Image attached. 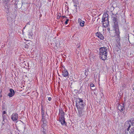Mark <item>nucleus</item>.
Returning a JSON list of instances; mask_svg holds the SVG:
<instances>
[{"label": "nucleus", "mask_w": 134, "mask_h": 134, "mask_svg": "<svg viewBox=\"0 0 134 134\" xmlns=\"http://www.w3.org/2000/svg\"><path fill=\"white\" fill-rule=\"evenodd\" d=\"M96 36L98 38L101 40H103L104 39V37L103 35L99 32H97L96 33Z\"/></svg>", "instance_id": "obj_14"}, {"label": "nucleus", "mask_w": 134, "mask_h": 134, "mask_svg": "<svg viewBox=\"0 0 134 134\" xmlns=\"http://www.w3.org/2000/svg\"><path fill=\"white\" fill-rule=\"evenodd\" d=\"M116 43H114L113 44V47L114 50V51H115L116 52L117 51V41L116 39Z\"/></svg>", "instance_id": "obj_15"}, {"label": "nucleus", "mask_w": 134, "mask_h": 134, "mask_svg": "<svg viewBox=\"0 0 134 134\" xmlns=\"http://www.w3.org/2000/svg\"><path fill=\"white\" fill-rule=\"evenodd\" d=\"M118 40L119 41V43L118 42V49H120L121 47V43L122 42V38L121 39L120 36L118 34Z\"/></svg>", "instance_id": "obj_8"}, {"label": "nucleus", "mask_w": 134, "mask_h": 134, "mask_svg": "<svg viewBox=\"0 0 134 134\" xmlns=\"http://www.w3.org/2000/svg\"><path fill=\"white\" fill-rule=\"evenodd\" d=\"M90 86L91 87H93L94 86V85L93 83H91L90 85Z\"/></svg>", "instance_id": "obj_29"}, {"label": "nucleus", "mask_w": 134, "mask_h": 134, "mask_svg": "<svg viewBox=\"0 0 134 134\" xmlns=\"http://www.w3.org/2000/svg\"><path fill=\"white\" fill-rule=\"evenodd\" d=\"M10 0H3V3H8Z\"/></svg>", "instance_id": "obj_19"}, {"label": "nucleus", "mask_w": 134, "mask_h": 134, "mask_svg": "<svg viewBox=\"0 0 134 134\" xmlns=\"http://www.w3.org/2000/svg\"><path fill=\"white\" fill-rule=\"evenodd\" d=\"M78 22L80 23V25L81 27H83L84 26L85 22L82 21L81 19L79 18L78 20Z\"/></svg>", "instance_id": "obj_12"}, {"label": "nucleus", "mask_w": 134, "mask_h": 134, "mask_svg": "<svg viewBox=\"0 0 134 134\" xmlns=\"http://www.w3.org/2000/svg\"><path fill=\"white\" fill-rule=\"evenodd\" d=\"M59 121L60 122L62 125H66V123L65 121L64 117H60L59 119Z\"/></svg>", "instance_id": "obj_11"}, {"label": "nucleus", "mask_w": 134, "mask_h": 134, "mask_svg": "<svg viewBox=\"0 0 134 134\" xmlns=\"http://www.w3.org/2000/svg\"><path fill=\"white\" fill-rule=\"evenodd\" d=\"M3 4L4 7V11L8 14L9 13V10L10 8V4L9 3H3Z\"/></svg>", "instance_id": "obj_5"}, {"label": "nucleus", "mask_w": 134, "mask_h": 134, "mask_svg": "<svg viewBox=\"0 0 134 134\" xmlns=\"http://www.w3.org/2000/svg\"><path fill=\"white\" fill-rule=\"evenodd\" d=\"M18 118V115L16 113H13L11 115V119L14 121H17Z\"/></svg>", "instance_id": "obj_6"}, {"label": "nucleus", "mask_w": 134, "mask_h": 134, "mask_svg": "<svg viewBox=\"0 0 134 134\" xmlns=\"http://www.w3.org/2000/svg\"><path fill=\"white\" fill-rule=\"evenodd\" d=\"M2 117L3 121H4L6 119V116L4 115H2Z\"/></svg>", "instance_id": "obj_24"}, {"label": "nucleus", "mask_w": 134, "mask_h": 134, "mask_svg": "<svg viewBox=\"0 0 134 134\" xmlns=\"http://www.w3.org/2000/svg\"><path fill=\"white\" fill-rule=\"evenodd\" d=\"M76 106L78 111V114L80 117L85 114L84 108L86 106L85 102L82 99L77 98L76 99Z\"/></svg>", "instance_id": "obj_1"}, {"label": "nucleus", "mask_w": 134, "mask_h": 134, "mask_svg": "<svg viewBox=\"0 0 134 134\" xmlns=\"http://www.w3.org/2000/svg\"><path fill=\"white\" fill-rule=\"evenodd\" d=\"M15 92L14 91L12 88L9 89V92L8 94V96L10 98L12 97L14 95Z\"/></svg>", "instance_id": "obj_7"}, {"label": "nucleus", "mask_w": 134, "mask_h": 134, "mask_svg": "<svg viewBox=\"0 0 134 134\" xmlns=\"http://www.w3.org/2000/svg\"><path fill=\"white\" fill-rule=\"evenodd\" d=\"M78 3V2H77H77H76V3H74V6L76 10H77V4H78V3Z\"/></svg>", "instance_id": "obj_21"}, {"label": "nucleus", "mask_w": 134, "mask_h": 134, "mask_svg": "<svg viewBox=\"0 0 134 134\" xmlns=\"http://www.w3.org/2000/svg\"><path fill=\"white\" fill-rule=\"evenodd\" d=\"M59 114H60V117H64V112H63L62 110H59Z\"/></svg>", "instance_id": "obj_16"}, {"label": "nucleus", "mask_w": 134, "mask_h": 134, "mask_svg": "<svg viewBox=\"0 0 134 134\" xmlns=\"http://www.w3.org/2000/svg\"><path fill=\"white\" fill-rule=\"evenodd\" d=\"M62 17L63 18H63H67V17L66 16H62Z\"/></svg>", "instance_id": "obj_34"}, {"label": "nucleus", "mask_w": 134, "mask_h": 134, "mask_svg": "<svg viewBox=\"0 0 134 134\" xmlns=\"http://www.w3.org/2000/svg\"><path fill=\"white\" fill-rule=\"evenodd\" d=\"M6 112L5 111H4L2 113V115H4V114H6Z\"/></svg>", "instance_id": "obj_31"}, {"label": "nucleus", "mask_w": 134, "mask_h": 134, "mask_svg": "<svg viewBox=\"0 0 134 134\" xmlns=\"http://www.w3.org/2000/svg\"><path fill=\"white\" fill-rule=\"evenodd\" d=\"M26 27V26H25L24 28V29H25V27Z\"/></svg>", "instance_id": "obj_38"}, {"label": "nucleus", "mask_w": 134, "mask_h": 134, "mask_svg": "<svg viewBox=\"0 0 134 134\" xmlns=\"http://www.w3.org/2000/svg\"><path fill=\"white\" fill-rule=\"evenodd\" d=\"M62 73V75L64 77H66L69 76V73L66 69L63 70Z\"/></svg>", "instance_id": "obj_10"}, {"label": "nucleus", "mask_w": 134, "mask_h": 134, "mask_svg": "<svg viewBox=\"0 0 134 134\" xmlns=\"http://www.w3.org/2000/svg\"><path fill=\"white\" fill-rule=\"evenodd\" d=\"M62 67L64 68V70L66 69L64 66H62Z\"/></svg>", "instance_id": "obj_33"}, {"label": "nucleus", "mask_w": 134, "mask_h": 134, "mask_svg": "<svg viewBox=\"0 0 134 134\" xmlns=\"http://www.w3.org/2000/svg\"><path fill=\"white\" fill-rule=\"evenodd\" d=\"M24 132H25V127H24Z\"/></svg>", "instance_id": "obj_37"}, {"label": "nucleus", "mask_w": 134, "mask_h": 134, "mask_svg": "<svg viewBox=\"0 0 134 134\" xmlns=\"http://www.w3.org/2000/svg\"><path fill=\"white\" fill-rule=\"evenodd\" d=\"M73 2L75 3L77 1V0H72Z\"/></svg>", "instance_id": "obj_30"}, {"label": "nucleus", "mask_w": 134, "mask_h": 134, "mask_svg": "<svg viewBox=\"0 0 134 134\" xmlns=\"http://www.w3.org/2000/svg\"><path fill=\"white\" fill-rule=\"evenodd\" d=\"M108 14L107 13H104L103 14L102 20V21H104L105 20H108Z\"/></svg>", "instance_id": "obj_13"}, {"label": "nucleus", "mask_w": 134, "mask_h": 134, "mask_svg": "<svg viewBox=\"0 0 134 134\" xmlns=\"http://www.w3.org/2000/svg\"><path fill=\"white\" fill-rule=\"evenodd\" d=\"M115 14L113 13L111 16L112 24L113 29L115 31L116 34L114 36V37H117V31L116 29L117 28V13Z\"/></svg>", "instance_id": "obj_2"}, {"label": "nucleus", "mask_w": 134, "mask_h": 134, "mask_svg": "<svg viewBox=\"0 0 134 134\" xmlns=\"http://www.w3.org/2000/svg\"><path fill=\"white\" fill-rule=\"evenodd\" d=\"M69 21V19H67L66 21L65 22V25L67 24L68 23V22Z\"/></svg>", "instance_id": "obj_23"}, {"label": "nucleus", "mask_w": 134, "mask_h": 134, "mask_svg": "<svg viewBox=\"0 0 134 134\" xmlns=\"http://www.w3.org/2000/svg\"><path fill=\"white\" fill-rule=\"evenodd\" d=\"M129 132H128L126 134H133V132L131 131H128Z\"/></svg>", "instance_id": "obj_25"}, {"label": "nucleus", "mask_w": 134, "mask_h": 134, "mask_svg": "<svg viewBox=\"0 0 134 134\" xmlns=\"http://www.w3.org/2000/svg\"><path fill=\"white\" fill-rule=\"evenodd\" d=\"M41 114L42 115V117H45V114H44V111H41Z\"/></svg>", "instance_id": "obj_22"}, {"label": "nucleus", "mask_w": 134, "mask_h": 134, "mask_svg": "<svg viewBox=\"0 0 134 134\" xmlns=\"http://www.w3.org/2000/svg\"><path fill=\"white\" fill-rule=\"evenodd\" d=\"M82 86L81 87L79 90V91L80 92L79 93H81V92H82Z\"/></svg>", "instance_id": "obj_28"}, {"label": "nucleus", "mask_w": 134, "mask_h": 134, "mask_svg": "<svg viewBox=\"0 0 134 134\" xmlns=\"http://www.w3.org/2000/svg\"><path fill=\"white\" fill-rule=\"evenodd\" d=\"M102 22L103 23L102 25L104 27H106L109 25L108 20H105L104 21L102 20Z\"/></svg>", "instance_id": "obj_9"}, {"label": "nucleus", "mask_w": 134, "mask_h": 134, "mask_svg": "<svg viewBox=\"0 0 134 134\" xmlns=\"http://www.w3.org/2000/svg\"><path fill=\"white\" fill-rule=\"evenodd\" d=\"M100 58L103 60L107 59L108 55L107 48L106 47H101L99 49Z\"/></svg>", "instance_id": "obj_3"}, {"label": "nucleus", "mask_w": 134, "mask_h": 134, "mask_svg": "<svg viewBox=\"0 0 134 134\" xmlns=\"http://www.w3.org/2000/svg\"><path fill=\"white\" fill-rule=\"evenodd\" d=\"M2 97V95L1 94V92H0V98H1Z\"/></svg>", "instance_id": "obj_35"}, {"label": "nucleus", "mask_w": 134, "mask_h": 134, "mask_svg": "<svg viewBox=\"0 0 134 134\" xmlns=\"http://www.w3.org/2000/svg\"><path fill=\"white\" fill-rule=\"evenodd\" d=\"M51 99L52 98L51 97H49L48 99L49 101H50L51 100Z\"/></svg>", "instance_id": "obj_32"}, {"label": "nucleus", "mask_w": 134, "mask_h": 134, "mask_svg": "<svg viewBox=\"0 0 134 134\" xmlns=\"http://www.w3.org/2000/svg\"><path fill=\"white\" fill-rule=\"evenodd\" d=\"M41 120L42 122L45 120H46L45 119V117H42Z\"/></svg>", "instance_id": "obj_27"}, {"label": "nucleus", "mask_w": 134, "mask_h": 134, "mask_svg": "<svg viewBox=\"0 0 134 134\" xmlns=\"http://www.w3.org/2000/svg\"><path fill=\"white\" fill-rule=\"evenodd\" d=\"M4 122H5V121H4H4H3V120L2 121V124H4Z\"/></svg>", "instance_id": "obj_36"}, {"label": "nucleus", "mask_w": 134, "mask_h": 134, "mask_svg": "<svg viewBox=\"0 0 134 134\" xmlns=\"http://www.w3.org/2000/svg\"><path fill=\"white\" fill-rule=\"evenodd\" d=\"M125 127H127L128 131L134 132V123L131 121H126L125 123Z\"/></svg>", "instance_id": "obj_4"}, {"label": "nucleus", "mask_w": 134, "mask_h": 134, "mask_svg": "<svg viewBox=\"0 0 134 134\" xmlns=\"http://www.w3.org/2000/svg\"><path fill=\"white\" fill-rule=\"evenodd\" d=\"M79 46L78 47H77V48H79Z\"/></svg>", "instance_id": "obj_39"}, {"label": "nucleus", "mask_w": 134, "mask_h": 134, "mask_svg": "<svg viewBox=\"0 0 134 134\" xmlns=\"http://www.w3.org/2000/svg\"><path fill=\"white\" fill-rule=\"evenodd\" d=\"M29 37H31L32 35V33L31 31H29L28 32V34Z\"/></svg>", "instance_id": "obj_20"}, {"label": "nucleus", "mask_w": 134, "mask_h": 134, "mask_svg": "<svg viewBox=\"0 0 134 134\" xmlns=\"http://www.w3.org/2000/svg\"><path fill=\"white\" fill-rule=\"evenodd\" d=\"M118 109L120 111H122L124 110V107L121 106L120 105H119L118 106Z\"/></svg>", "instance_id": "obj_17"}, {"label": "nucleus", "mask_w": 134, "mask_h": 134, "mask_svg": "<svg viewBox=\"0 0 134 134\" xmlns=\"http://www.w3.org/2000/svg\"><path fill=\"white\" fill-rule=\"evenodd\" d=\"M41 111H44L43 107V106H41Z\"/></svg>", "instance_id": "obj_26"}, {"label": "nucleus", "mask_w": 134, "mask_h": 134, "mask_svg": "<svg viewBox=\"0 0 134 134\" xmlns=\"http://www.w3.org/2000/svg\"><path fill=\"white\" fill-rule=\"evenodd\" d=\"M43 124L42 125V127H43V128L45 127V126L46 125V121L45 120L43 121L42 122Z\"/></svg>", "instance_id": "obj_18"}]
</instances>
